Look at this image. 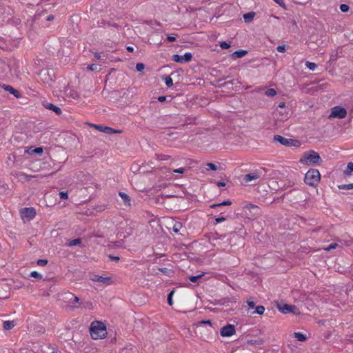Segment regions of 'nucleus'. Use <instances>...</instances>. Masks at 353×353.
Here are the masks:
<instances>
[{"label": "nucleus", "instance_id": "f257e3e1", "mask_svg": "<svg viewBox=\"0 0 353 353\" xmlns=\"http://www.w3.org/2000/svg\"><path fill=\"white\" fill-rule=\"evenodd\" d=\"M90 330L91 337L94 340L103 339L107 335L105 325L99 321L92 322Z\"/></svg>", "mask_w": 353, "mask_h": 353}, {"label": "nucleus", "instance_id": "f03ea898", "mask_svg": "<svg viewBox=\"0 0 353 353\" xmlns=\"http://www.w3.org/2000/svg\"><path fill=\"white\" fill-rule=\"evenodd\" d=\"M321 162L320 155L314 150L305 152L300 159V163L306 165H319Z\"/></svg>", "mask_w": 353, "mask_h": 353}, {"label": "nucleus", "instance_id": "7ed1b4c3", "mask_svg": "<svg viewBox=\"0 0 353 353\" xmlns=\"http://www.w3.org/2000/svg\"><path fill=\"white\" fill-rule=\"evenodd\" d=\"M320 179L321 174L316 169L309 170L305 175V182L310 186L316 185Z\"/></svg>", "mask_w": 353, "mask_h": 353}, {"label": "nucleus", "instance_id": "20e7f679", "mask_svg": "<svg viewBox=\"0 0 353 353\" xmlns=\"http://www.w3.org/2000/svg\"><path fill=\"white\" fill-rule=\"evenodd\" d=\"M279 310L283 314L292 313L295 315H298L300 312L298 308L295 305L283 304L278 306Z\"/></svg>", "mask_w": 353, "mask_h": 353}, {"label": "nucleus", "instance_id": "39448f33", "mask_svg": "<svg viewBox=\"0 0 353 353\" xmlns=\"http://www.w3.org/2000/svg\"><path fill=\"white\" fill-rule=\"evenodd\" d=\"M347 111L344 108L340 106H335L332 108V112L330 114L331 118L343 119L346 117Z\"/></svg>", "mask_w": 353, "mask_h": 353}, {"label": "nucleus", "instance_id": "423d86ee", "mask_svg": "<svg viewBox=\"0 0 353 353\" xmlns=\"http://www.w3.org/2000/svg\"><path fill=\"white\" fill-rule=\"evenodd\" d=\"M90 279L97 283H102L105 285H110L113 283V280L110 276H102L99 275H93Z\"/></svg>", "mask_w": 353, "mask_h": 353}, {"label": "nucleus", "instance_id": "0eeeda50", "mask_svg": "<svg viewBox=\"0 0 353 353\" xmlns=\"http://www.w3.org/2000/svg\"><path fill=\"white\" fill-rule=\"evenodd\" d=\"M192 55L190 52H186L184 55L174 54L172 57V60L177 63H187L191 61Z\"/></svg>", "mask_w": 353, "mask_h": 353}, {"label": "nucleus", "instance_id": "6e6552de", "mask_svg": "<svg viewBox=\"0 0 353 353\" xmlns=\"http://www.w3.org/2000/svg\"><path fill=\"white\" fill-rule=\"evenodd\" d=\"M90 126L94 128L95 129L98 130L99 131L103 132L105 134H112V133H121V130H114L112 128L108 127V126H103L101 125H96V124H90Z\"/></svg>", "mask_w": 353, "mask_h": 353}, {"label": "nucleus", "instance_id": "1a4fd4ad", "mask_svg": "<svg viewBox=\"0 0 353 353\" xmlns=\"http://www.w3.org/2000/svg\"><path fill=\"white\" fill-rule=\"evenodd\" d=\"M21 216L23 219H33L36 216V211L33 208H26L21 210Z\"/></svg>", "mask_w": 353, "mask_h": 353}, {"label": "nucleus", "instance_id": "9d476101", "mask_svg": "<svg viewBox=\"0 0 353 353\" xmlns=\"http://www.w3.org/2000/svg\"><path fill=\"white\" fill-rule=\"evenodd\" d=\"M244 210H248L252 212L251 217H249V214L245 212V215L249 219H253L254 216L260 214V209L258 206L253 204H248L243 207Z\"/></svg>", "mask_w": 353, "mask_h": 353}, {"label": "nucleus", "instance_id": "9b49d317", "mask_svg": "<svg viewBox=\"0 0 353 353\" xmlns=\"http://www.w3.org/2000/svg\"><path fill=\"white\" fill-rule=\"evenodd\" d=\"M261 175V172L259 171H255L249 174H247L243 176V181L245 183H249L252 181L257 180Z\"/></svg>", "mask_w": 353, "mask_h": 353}, {"label": "nucleus", "instance_id": "f8f14e48", "mask_svg": "<svg viewBox=\"0 0 353 353\" xmlns=\"http://www.w3.org/2000/svg\"><path fill=\"white\" fill-rule=\"evenodd\" d=\"M236 332L234 325L228 324L222 327V336H231Z\"/></svg>", "mask_w": 353, "mask_h": 353}, {"label": "nucleus", "instance_id": "ddd939ff", "mask_svg": "<svg viewBox=\"0 0 353 353\" xmlns=\"http://www.w3.org/2000/svg\"><path fill=\"white\" fill-rule=\"evenodd\" d=\"M14 177L21 182L30 181L32 177V175H28L23 172H17L14 174Z\"/></svg>", "mask_w": 353, "mask_h": 353}, {"label": "nucleus", "instance_id": "4468645a", "mask_svg": "<svg viewBox=\"0 0 353 353\" xmlns=\"http://www.w3.org/2000/svg\"><path fill=\"white\" fill-rule=\"evenodd\" d=\"M264 343L263 339H250L247 340L244 344L246 347H249L250 346L256 347L262 345Z\"/></svg>", "mask_w": 353, "mask_h": 353}, {"label": "nucleus", "instance_id": "2eb2a0df", "mask_svg": "<svg viewBox=\"0 0 353 353\" xmlns=\"http://www.w3.org/2000/svg\"><path fill=\"white\" fill-rule=\"evenodd\" d=\"M274 140L279 142L281 144L283 145H291L293 140L290 139H286L281 135H275L274 137Z\"/></svg>", "mask_w": 353, "mask_h": 353}, {"label": "nucleus", "instance_id": "dca6fc26", "mask_svg": "<svg viewBox=\"0 0 353 353\" xmlns=\"http://www.w3.org/2000/svg\"><path fill=\"white\" fill-rule=\"evenodd\" d=\"M248 53V52L245 50H239L237 51H235L234 52H233L231 56L234 58V59H239V58H242L243 57L245 56Z\"/></svg>", "mask_w": 353, "mask_h": 353}, {"label": "nucleus", "instance_id": "f3484780", "mask_svg": "<svg viewBox=\"0 0 353 353\" xmlns=\"http://www.w3.org/2000/svg\"><path fill=\"white\" fill-rule=\"evenodd\" d=\"M254 16H255L254 12H249L248 13L244 14L243 17L245 22L250 23L253 20Z\"/></svg>", "mask_w": 353, "mask_h": 353}, {"label": "nucleus", "instance_id": "a211bd4d", "mask_svg": "<svg viewBox=\"0 0 353 353\" xmlns=\"http://www.w3.org/2000/svg\"><path fill=\"white\" fill-rule=\"evenodd\" d=\"M120 197L122 199L125 205L130 206V199L129 196L125 192H120L119 193Z\"/></svg>", "mask_w": 353, "mask_h": 353}, {"label": "nucleus", "instance_id": "6ab92c4d", "mask_svg": "<svg viewBox=\"0 0 353 353\" xmlns=\"http://www.w3.org/2000/svg\"><path fill=\"white\" fill-rule=\"evenodd\" d=\"M46 108L54 111L56 114H60L61 113V110L59 107L53 105L52 103H48L46 105Z\"/></svg>", "mask_w": 353, "mask_h": 353}, {"label": "nucleus", "instance_id": "aec40b11", "mask_svg": "<svg viewBox=\"0 0 353 353\" xmlns=\"http://www.w3.org/2000/svg\"><path fill=\"white\" fill-rule=\"evenodd\" d=\"M294 336L299 341H305L307 339V336L301 332H294Z\"/></svg>", "mask_w": 353, "mask_h": 353}, {"label": "nucleus", "instance_id": "412c9836", "mask_svg": "<svg viewBox=\"0 0 353 353\" xmlns=\"http://www.w3.org/2000/svg\"><path fill=\"white\" fill-rule=\"evenodd\" d=\"M5 90L8 91L11 94H12L16 97H19V94L18 90H17L16 89H14L12 86L7 85V86L5 87Z\"/></svg>", "mask_w": 353, "mask_h": 353}, {"label": "nucleus", "instance_id": "4be33fe9", "mask_svg": "<svg viewBox=\"0 0 353 353\" xmlns=\"http://www.w3.org/2000/svg\"><path fill=\"white\" fill-rule=\"evenodd\" d=\"M14 326V321H6L3 323V328L5 330H10Z\"/></svg>", "mask_w": 353, "mask_h": 353}, {"label": "nucleus", "instance_id": "5701e85b", "mask_svg": "<svg viewBox=\"0 0 353 353\" xmlns=\"http://www.w3.org/2000/svg\"><path fill=\"white\" fill-rule=\"evenodd\" d=\"M265 312V307L263 305H259L255 307V310L252 312V314H257L259 315H261Z\"/></svg>", "mask_w": 353, "mask_h": 353}, {"label": "nucleus", "instance_id": "b1692460", "mask_svg": "<svg viewBox=\"0 0 353 353\" xmlns=\"http://www.w3.org/2000/svg\"><path fill=\"white\" fill-rule=\"evenodd\" d=\"M305 66L312 71H314L317 68V65L315 63L306 61L305 62Z\"/></svg>", "mask_w": 353, "mask_h": 353}, {"label": "nucleus", "instance_id": "393cba45", "mask_svg": "<svg viewBox=\"0 0 353 353\" xmlns=\"http://www.w3.org/2000/svg\"><path fill=\"white\" fill-rule=\"evenodd\" d=\"M353 172V163L352 162H350L347 163V169L345 171V174L346 175H349L352 172Z\"/></svg>", "mask_w": 353, "mask_h": 353}, {"label": "nucleus", "instance_id": "a878e982", "mask_svg": "<svg viewBox=\"0 0 353 353\" xmlns=\"http://www.w3.org/2000/svg\"><path fill=\"white\" fill-rule=\"evenodd\" d=\"M81 243V239H75L70 241L67 245L68 246H75L77 245H79Z\"/></svg>", "mask_w": 353, "mask_h": 353}, {"label": "nucleus", "instance_id": "bb28decb", "mask_svg": "<svg viewBox=\"0 0 353 353\" xmlns=\"http://www.w3.org/2000/svg\"><path fill=\"white\" fill-rule=\"evenodd\" d=\"M265 94L268 97H274L276 94V92L273 88H269L265 91Z\"/></svg>", "mask_w": 353, "mask_h": 353}, {"label": "nucleus", "instance_id": "cd10ccee", "mask_svg": "<svg viewBox=\"0 0 353 353\" xmlns=\"http://www.w3.org/2000/svg\"><path fill=\"white\" fill-rule=\"evenodd\" d=\"M232 81H227L222 83V87L227 90H231L232 89V87L230 85H232Z\"/></svg>", "mask_w": 353, "mask_h": 353}, {"label": "nucleus", "instance_id": "c85d7f7f", "mask_svg": "<svg viewBox=\"0 0 353 353\" xmlns=\"http://www.w3.org/2000/svg\"><path fill=\"white\" fill-rule=\"evenodd\" d=\"M338 188L341 190H351L353 189V185L352 183L349 184L340 185L338 186Z\"/></svg>", "mask_w": 353, "mask_h": 353}, {"label": "nucleus", "instance_id": "c756f323", "mask_svg": "<svg viewBox=\"0 0 353 353\" xmlns=\"http://www.w3.org/2000/svg\"><path fill=\"white\" fill-rule=\"evenodd\" d=\"M164 81H165V85L168 87H170L171 85H173V81H172V79L170 77H165Z\"/></svg>", "mask_w": 353, "mask_h": 353}, {"label": "nucleus", "instance_id": "7c9ffc66", "mask_svg": "<svg viewBox=\"0 0 353 353\" xmlns=\"http://www.w3.org/2000/svg\"><path fill=\"white\" fill-rule=\"evenodd\" d=\"M182 228V225L181 223L179 222H176L174 225H173V230L175 232H178L180 231V230Z\"/></svg>", "mask_w": 353, "mask_h": 353}, {"label": "nucleus", "instance_id": "2f4dec72", "mask_svg": "<svg viewBox=\"0 0 353 353\" xmlns=\"http://www.w3.org/2000/svg\"><path fill=\"white\" fill-rule=\"evenodd\" d=\"M203 274H199L198 275H196V276H190L189 277V279L193 282V283H195L198 281L199 279L201 278L203 276Z\"/></svg>", "mask_w": 353, "mask_h": 353}, {"label": "nucleus", "instance_id": "473e14b6", "mask_svg": "<svg viewBox=\"0 0 353 353\" xmlns=\"http://www.w3.org/2000/svg\"><path fill=\"white\" fill-rule=\"evenodd\" d=\"M206 170H216V166L215 164L212 163H208L206 164Z\"/></svg>", "mask_w": 353, "mask_h": 353}, {"label": "nucleus", "instance_id": "72a5a7b5", "mask_svg": "<svg viewBox=\"0 0 353 353\" xmlns=\"http://www.w3.org/2000/svg\"><path fill=\"white\" fill-rule=\"evenodd\" d=\"M157 159L159 160V161H167L169 159V156L166 155V154H157Z\"/></svg>", "mask_w": 353, "mask_h": 353}, {"label": "nucleus", "instance_id": "f704fd0d", "mask_svg": "<svg viewBox=\"0 0 353 353\" xmlns=\"http://www.w3.org/2000/svg\"><path fill=\"white\" fill-rule=\"evenodd\" d=\"M173 294H174V291H171L168 296V303L170 305H172L173 304V301H172V296H173Z\"/></svg>", "mask_w": 353, "mask_h": 353}, {"label": "nucleus", "instance_id": "c9c22d12", "mask_svg": "<svg viewBox=\"0 0 353 353\" xmlns=\"http://www.w3.org/2000/svg\"><path fill=\"white\" fill-rule=\"evenodd\" d=\"M349 6L347 4H341L340 6V10L343 12H346L349 10Z\"/></svg>", "mask_w": 353, "mask_h": 353}, {"label": "nucleus", "instance_id": "e433bc0d", "mask_svg": "<svg viewBox=\"0 0 353 353\" xmlns=\"http://www.w3.org/2000/svg\"><path fill=\"white\" fill-rule=\"evenodd\" d=\"M176 37H177V35L176 34H172L168 35L167 39H168V41L172 42V41H176Z\"/></svg>", "mask_w": 353, "mask_h": 353}, {"label": "nucleus", "instance_id": "4c0bfd02", "mask_svg": "<svg viewBox=\"0 0 353 353\" xmlns=\"http://www.w3.org/2000/svg\"><path fill=\"white\" fill-rule=\"evenodd\" d=\"M30 276L32 277L38 278V279H41L42 278V275L40 273H39V272H37L36 271L32 272L30 273Z\"/></svg>", "mask_w": 353, "mask_h": 353}, {"label": "nucleus", "instance_id": "58836bf2", "mask_svg": "<svg viewBox=\"0 0 353 353\" xmlns=\"http://www.w3.org/2000/svg\"><path fill=\"white\" fill-rule=\"evenodd\" d=\"M59 196H60V198H61V199H63V200H65V199H67L68 198V192H64V191L61 192L59 193Z\"/></svg>", "mask_w": 353, "mask_h": 353}, {"label": "nucleus", "instance_id": "ea45409f", "mask_svg": "<svg viewBox=\"0 0 353 353\" xmlns=\"http://www.w3.org/2000/svg\"><path fill=\"white\" fill-rule=\"evenodd\" d=\"M144 68H145L144 64L142 63H138L136 65V69L137 71H142L144 70Z\"/></svg>", "mask_w": 353, "mask_h": 353}, {"label": "nucleus", "instance_id": "a19ab883", "mask_svg": "<svg viewBox=\"0 0 353 353\" xmlns=\"http://www.w3.org/2000/svg\"><path fill=\"white\" fill-rule=\"evenodd\" d=\"M88 69L91 71H94L98 69V65L97 64H90L88 65Z\"/></svg>", "mask_w": 353, "mask_h": 353}, {"label": "nucleus", "instance_id": "79ce46f5", "mask_svg": "<svg viewBox=\"0 0 353 353\" xmlns=\"http://www.w3.org/2000/svg\"><path fill=\"white\" fill-rule=\"evenodd\" d=\"M29 153H30V152L28 151ZM31 152H34V153H37V154H41L43 152V148H36L34 149H33Z\"/></svg>", "mask_w": 353, "mask_h": 353}, {"label": "nucleus", "instance_id": "37998d69", "mask_svg": "<svg viewBox=\"0 0 353 353\" xmlns=\"http://www.w3.org/2000/svg\"><path fill=\"white\" fill-rule=\"evenodd\" d=\"M276 50L279 52H284L285 51V50H286V46H285V45L279 46L276 48Z\"/></svg>", "mask_w": 353, "mask_h": 353}, {"label": "nucleus", "instance_id": "c03bdc74", "mask_svg": "<svg viewBox=\"0 0 353 353\" xmlns=\"http://www.w3.org/2000/svg\"><path fill=\"white\" fill-rule=\"evenodd\" d=\"M184 168H179L178 169H175L172 170V172L174 173H178V174H183L185 172Z\"/></svg>", "mask_w": 353, "mask_h": 353}, {"label": "nucleus", "instance_id": "a18cd8bd", "mask_svg": "<svg viewBox=\"0 0 353 353\" xmlns=\"http://www.w3.org/2000/svg\"><path fill=\"white\" fill-rule=\"evenodd\" d=\"M247 303H248V305L250 307H251V308H254V306H255V303H254V301L252 299H248V300L247 301Z\"/></svg>", "mask_w": 353, "mask_h": 353}, {"label": "nucleus", "instance_id": "49530a36", "mask_svg": "<svg viewBox=\"0 0 353 353\" xmlns=\"http://www.w3.org/2000/svg\"><path fill=\"white\" fill-rule=\"evenodd\" d=\"M47 263H48L47 260H44V259H40V260H38V261H37L38 265H40V266H44L47 264Z\"/></svg>", "mask_w": 353, "mask_h": 353}, {"label": "nucleus", "instance_id": "de8ad7c7", "mask_svg": "<svg viewBox=\"0 0 353 353\" xmlns=\"http://www.w3.org/2000/svg\"><path fill=\"white\" fill-rule=\"evenodd\" d=\"M275 3L279 4L281 7L285 8V3L283 2V0H273Z\"/></svg>", "mask_w": 353, "mask_h": 353}, {"label": "nucleus", "instance_id": "09e8293b", "mask_svg": "<svg viewBox=\"0 0 353 353\" xmlns=\"http://www.w3.org/2000/svg\"><path fill=\"white\" fill-rule=\"evenodd\" d=\"M230 47V44L225 42L222 41V49H228Z\"/></svg>", "mask_w": 353, "mask_h": 353}, {"label": "nucleus", "instance_id": "8fccbe9b", "mask_svg": "<svg viewBox=\"0 0 353 353\" xmlns=\"http://www.w3.org/2000/svg\"><path fill=\"white\" fill-rule=\"evenodd\" d=\"M232 202L230 200H225L222 201V205H230Z\"/></svg>", "mask_w": 353, "mask_h": 353}, {"label": "nucleus", "instance_id": "3c124183", "mask_svg": "<svg viewBox=\"0 0 353 353\" xmlns=\"http://www.w3.org/2000/svg\"><path fill=\"white\" fill-rule=\"evenodd\" d=\"M166 100V97L161 96L158 97V101L160 102H164Z\"/></svg>", "mask_w": 353, "mask_h": 353}, {"label": "nucleus", "instance_id": "603ef678", "mask_svg": "<svg viewBox=\"0 0 353 353\" xmlns=\"http://www.w3.org/2000/svg\"><path fill=\"white\" fill-rule=\"evenodd\" d=\"M278 106L280 108H285V102H281V103H279Z\"/></svg>", "mask_w": 353, "mask_h": 353}, {"label": "nucleus", "instance_id": "864d4df0", "mask_svg": "<svg viewBox=\"0 0 353 353\" xmlns=\"http://www.w3.org/2000/svg\"><path fill=\"white\" fill-rule=\"evenodd\" d=\"M127 50L130 52H132L134 51V48L132 46H128Z\"/></svg>", "mask_w": 353, "mask_h": 353}, {"label": "nucleus", "instance_id": "5fc2aeb1", "mask_svg": "<svg viewBox=\"0 0 353 353\" xmlns=\"http://www.w3.org/2000/svg\"><path fill=\"white\" fill-rule=\"evenodd\" d=\"M110 258L113 260V261H118L119 259V256H110Z\"/></svg>", "mask_w": 353, "mask_h": 353}, {"label": "nucleus", "instance_id": "6e6d98bb", "mask_svg": "<svg viewBox=\"0 0 353 353\" xmlns=\"http://www.w3.org/2000/svg\"><path fill=\"white\" fill-rule=\"evenodd\" d=\"M336 245H330L326 250H330V249L335 248Z\"/></svg>", "mask_w": 353, "mask_h": 353}, {"label": "nucleus", "instance_id": "4d7b16f0", "mask_svg": "<svg viewBox=\"0 0 353 353\" xmlns=\"http://www.w3.org/2000/svg\"><path fill=\"white\" fill-rule=\"evenodd\" d=\"M54 19V17L52 15H50L47 17L48 21H51Z\"/></svg>", "mask_w": 353, "mask_h": 353}, {"label": "nucleus", "instance_id": "13d9d810", "mask_svg": "<svg viewBox=\"0 0 353 353\" xmlns=\"http://www.w3.org/2000/svg\"><path fill=\"white\" fill-rule=\"evenodd\" d=\"M94 57H95V58H97V59H101V56H100V54H98V53H96V54H94Z\"/></svg>", "mask_w": 353, "mask_h": 353}, {"label": "nucleus", "instance_id": "bf43d9fd", "mask_svg": "<svg viewBox=\"0 0 353 353\" xmlns=\"http://www.w3.org/2000/svg\"><path fill=\"white\" fill-rule=\"evenodd\" d=\"M215 221H216V223H220V222H221V217H217V218H216Z\"/></svg>", "mask_w": 353, "mask_h": 353}, {"label": "nucleus", "instance_id": "052dcab7", "mask_svg": "<svg viewBox=\"0 0 353 353\" xmlns=\"http://www.w3.org/2000/svg\"><path fill=\"white\" fill-rule=\"evenodd\" d=\"M221 185H222V188L225 185V183L224 181H222Z\"/></svg>", "mask_w": 353, "mask_h": 353}, {"label": "nucleus", "instance_id": "680f3d73", "mask_svg": "<svg viewBox=\"0 0 353 353\" xmlns=\"http://www.w3.org/2000/svg\"><path fill=\"white\" fill-rule=\"evenodd\" d=\"M286 110H285V117H288V112H285Z\"/></svg>", "mask_w": 353, "mask_h": 353}, {"label": "nucleus", "instance_id": "e2e57ef3", "mask_svg": "<svg viewBox=\"0 0 353 353\" xmlns=\"http://www.w3.org/2000/svg\"><path fill=\"white\" fill-rule=\"evenodd\" d=\"M221 204H217V205H212L211 207H214V206H219Z\"/></svg>", "mask_w": 353, "mask_h": 353}, {"label": "nucleus", "instance_id": "0e129e2a", "mask_svg": "<svg viewBox=\"0 0 353 353\" xmlns=\"http://www.w3.org/2000/svg\"><path fill=\"white\" fill-rule=\"evenodd\" d=\"M74 300H75L76 301H78L79 299H78L77 296H75V297H74Z\"/></svg>", "mask_w": 353, "mask_h": 353}, {"label": "nucleus", "instance_id": "69168bd1", "mask_svg": "<svg viewBox=\"0 0 353 353\" xmlns=\"http://www.w3.org/2000/svg\"><path fill=\"white\" fill-rule=\"evenodd\" d=\"M225 217H223V216H222V218H221L222 222H223V221H225Z\"/></svg>", "mask_w": 353, "mask_h": 353}, {"label": "nucleus", "instance_id": "338daca9", "mask_svg": "<svg viewBox=\"0 0 353 353\" xmlns=\"http://www.w3.org/2000/svg\"><path fill=\"white\" fill-rule=\"evenodd\" d=\"M217 185H218V186H221V182H218V183H217Z\"/></svg>", "mask_w": 353, "mask_h": 353}, {"label": "nucleus", "instance_id": "774afa93", "mask_svg": "<svg viewBox=\"0 0 353 353\" xmlns=\"http://www.w3.org/2000/svg\"><path fill=\"white\" fill-rule=\"evenodd\" d=\"M273 17L275 18V19H279V17H276V16H273Z\"/></svg>", "mask_w": 353, "mask_h": 353}]
</instances>
